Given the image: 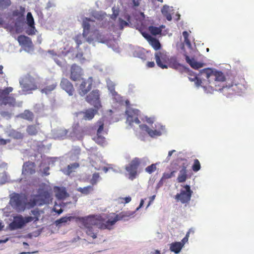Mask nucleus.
Segmentation results:
<instances>
[{"label":"nucleus","instance_id":"nucleus-14","mask_svg":"<svg viewBox=\"0 0 254 254\" xmlns=\"http://www.w3.org/2000/svg\"><path fill=\"white\" fill-rule=\"evenodd\" d=\"M90 22H93V21L89 18H85L82 22V27L83 28L82 35L86 38L87 42L89 43H91L93 41V38L92 37H88L90 29Z\"/></svg>","mask_w":254,"mask_h":254},{"label":"nucleus","instance_id":"nucleus-13","mask_svg":"<svg viewBox=\"0 0 254 254\" xmlns=\"http://www.w3.org/2000/svg\"><path fill=\"white\" fill-rule=\"evenodd\" d=\"M139 111L137 110H129L127 111V121L130 126H132L133 123L139 124L140 121L138 118V113Z\"/></svg>","mask_w":254,"mask_h":254},{"label":"nucleus","instance_id":"nucleus-64","mask_svg":"<svg viewBox=\"0 0 254 254\" xmlns=\"http://www.w3.org/2000/svg\"><path fill=\"white\" fill-rule=\"evenodd\" d=\"M176 151L175 150H172L168 152V156L169 157H171L173 154V153L175 152Z\"/></svg>","mask_w":254,"mask_h":254},{"label":"nucleus","instance_id":"nucleus-59","mask_svg":"<svg viewBox=\"0 0 254 254\" xmlns=\"http://www.w3.org/2000/svg\"><path fill=\"white\" fill-rule=\"evenodd\" d=\"M147 65L148 67H153L155 66V63L154 62H148L147 63Z\"/></svg>","mask_w":254,"mask_h":254},{"label":"nucleus","instance_id":"nucleus-25","mask_svg":"<svg viewBox=\"0 0 254 254\" xmlns=\"http://www.w3.org/2000/svg\"><path fill=\"white\" fill-rule=\"evenodd\" d=\"M98 110L96 108L95 109L90 108L86 110L84 112H81L80 113L83 115V119L85 120H92L95 114L97 113Z\"/></svg>","mask_w":254,"mask_h":254},{"label":"nucleus","instance_id":"nucleus-2","mask_svg":"<svg viewBox=\"0 0 254 254\" xmlns=\"http://www.w3.org/2000/svg\"><path fill=\"white\" fill-rule=\"evenodd\" d=\"M12 91L13 88L11 87H7L1 90L0 94V100L2 104L11 106L15 105V99L12 95H9V93Z\"/></svg>","mask_w":254,"mask_h":254},{"label":"nucleus","instance_id":"nucleus-46","mask_svg":"<svg viewBox=\"0 0 254 254\" xmlns=\"http://www.w3.org/2000/svg\"><path fill=\"white\" fill-rule=\"evenodd\" d=\"M156 170V164H152L145 168V171L149 174H151Z\"/></svg>","mask_w":254,"mask_h":254},{"label":"nucleus","instance_id":"nucleus-42","mask_svg":"<svg viewBox=\"0 0 254 254\" xmlns=\"http://www.w3.org/2000/svg\"><path fill=\"white\" fill-rule=\"evenodd\" d=\"M200 168L201 165L199 160L197 159H194L193 161V164L192 166V170L194 172H196L200 169Z\"/></svg>","mask_w":254,"mask_h":254},{"label":"nucleus","instance_id":"nucleus-12","mask_svg":"<svg viewBox=\"0 0 254 254\" xmlns=\"http://www.w3.org/2000/svg\"><path fill=\"white\" fill-rule=\"evenodd\" d=\"M225 76L222 71L213 69L211 75L212 81L210 83L211 84L210 86L211 88L215 87V89H217L216 87L217 86H219V85H217V83L218 82H223L225 80Z\"/></svg>","mask_w":254,"mask_h":254},{"label":"nucleus","instance_id":"nucleus-55","mask_svg":"<svg viewBox=\"0 0 254 254\" xmlns=\"http://www.w3.org/2000/svg\"><path fill=\"white\" fill-rule=\"evenodd\" d=\"M10 140L9 139H4L3 138H0V144L1 145H5L7 143H9Z\"/></svg>","mask_w":254,"mask_h":254},{"label":"nucleus","instance_id":"nucleus-28","mask_svg":"<svg viewBox=\"0 0 254 254\" xmlns=\"http://www.w3.org/2000/svg\"><path fill=\"white\" fill-rule=\"evenodd\" d=\"M183 247V244H181V242H176L170 244V250L175 254H178L180 252Z\"/></svg>","mask_w":254,"mask_h":254},{"label":"nucleus","instance_id":"nucleus-9","mask_svg":"<svg viewBox=\"0 0 254 254\" xmlns=\"http://www.w3.org/2000/svg\"><path fill=\"white\" fill-rule=\"evenodd\" d=\"M50 200L51 196L49 191L42 190L39 191V194L36 196L33 201L34 204L41 206L49 203Z\"/></svg>","mask_w":254,"mask_h":254},{"label":"nucleus","instance_id":"nucleus-34","mask_svg":"<svg viewBox=\"0 0 254 254\" xmlns=\"http://www.w3.org/2000/svg\"><path fill=\"white\" fill-rule=\"evenodd\" d=\"M21 117L28 121H32L34 118V115L32 112L28 110H25L21 115Z\"/></svg>","mask_w":254,"mask_h":254},{"label":"nucleus","instance_id":"nucleus-60","mask_svg":"<svg viewBox=\"0 0 254 254\" xmlns=\"http://www.w3.org/2000/svg\"><path fill=\"white\" fill-rule=\"evenodd\" d=\"M183 35L184 39H187V38H189V34L187 31H184L183 32Z\"/></svg>","mask_w":254,"mask_h":254},{"label":"nucleus","instance_id":"nucleus-20","mask_svg":"<svg viewBox=\"0 0 254 254\" xmlns=\"http://www.w3.org/2000/svg\"><path fill=\"white\" fill-rule=\"evenodd\" d=\"M213 69L210 68H205L201 69L198 75L200 76L203 80H207L210 84L212 81L211 80V75L212 74Z\"/></svg>","mask_w":254,"mask_h":254},{"label":"nucleus","instance_id":"nucleus-24","mask_svg":"<svg viewBox=\"0 0 254 254\" xmlns=\"http://www.w3.org/2000/svg\"><path fill=\"white\" fill-rule=\"evenodd\" d=\"M55 195L58 199H64L68 196L65 188L56 187L55 188Z\"/></svg>","mask_w":254,"mask_h":254},{"label":"nucleus","instance_id":"nucleus-15","mask_svg":"<svg viewBox=\"0 0 254 254\" xmlns=\"http://www.w3.org/2000/svg\"><path fill=\"white\" fill-rule=\"evenodd\" d=\"M26 83L23 84L20 82L22 85V88L24 91H28L31 90H34L37 89V85L35 82L34 78L31 76H28L26 78Z\"/></svg>","mask_w":254,"mask_h":254},{"label":"nucleus","instance_id":"nucleus-21","mask_svg":"<svg viewBox=\"0 0 254 254\" xmlns=\"http://www.w3.org/2000/svg\"><path fill=\"white\" fill-rule=\"evenodd\" d=\"M46 86L41 89L42 93L48 94L55 90L57 86V83L55 80H49L46 82Z\"/></svg>","mask_w":254,"mask_h":254},{"label":"nucleus","instance_id":"nucleus-22","mask_svg":"<svg viewBox=\"0 0 254 254\" xmlns=\"http://www.w3.org/2000/svg\"><path fill=\"white\" fill-rule=\"evenodd\" d=\"M184 56L187 63L193 69H198L203 66L204 64L203 63L197 62L194 58L190 59L187 54H185Z\"/></svg>","mask_w":254,"mask_h":254},{"label":"nucleus","instance_id":"nucleus-26","mask_svg":"<svg viewBox=\"0 0 254 254\" xmlns=\"http://www.w3.org/2000/svg\"><path fill=\"white\" fill-rule=\"evenodd\" d=\"M10 202L12 206L19 208L22 204L21 196L19 194H15L11 197Z\"/></svg>","mask_w":254,"mask_h":254},{"label":"nucleus","instance_id":"nucleus-40","mask_svg":"<svg viewBox=\"0 0 254 254\" xmlns=\"http://www.w3.org/2000/svg\"><path fill=\"white\" fill-rule=\"evenodd\" d=\"M83 36V35L78 34L76 35L73 38L74 40L76 43V48L78 49L79 48V46L82 43V39Z\"/></svg>","mask_w":254,"mask_h":254},{"label":"nucleus","instance_id":"nucleus-16","mask_svg":"<svg viewBox=\"0 0 254 254\" xmlns=\"http://www.w3.org/2000/svg\"><path fill=\"white\" fill-rule=\"evenodd\" d=\"M60 86L69 96H72L74 93L75 90L72 84L66 78H63L62 79Z\"/></svg>","mask_w":254,"mask_h":254},{"label":"nucleus","instance_id":"nucleus-38","mask_svg":"<svg viewBox=\"0 0 254 254\" xmlns=\"http://www.w3.org/2000/svg\"><path fill=\"white\" fill-rule=\"evenodd\" d=\"M79 165L78 163H74L68 165L67 167V174L69 175L74 170L78 168Z\"/></svg>","mask_w":254,"mask_h":254},{"label":"nucleus","instance_id":"nucleus-44","mask_svg":"<svg viewBox=\"0 0 254 254\" xmlns=\"http://www.w3.org/2000/svg\"><path fill=\"white\" fill-rule=\"evenodd\" d=\"M100 176L99 173H95L93 174L92 177L91 179L90 180V183L92 185V186L96 185L99 179Z\"/></svg>","mask_w":254,"mask_h":254},{"label":"nucleus","instance_id":"nucleus-54","mask_svg":"<svg viewBox=\"0 0 254 254\" xmlns=\"http://www.w3.org/2000/svg\"><path fill=\"white\" fill-rule=\"evenodd\" d=\"M76 57L79 58L81 62H82L85 60V59L83 58V53L82 52L77 53L76 55Z\"/></svg>","mask_w":254,"mask_h":254},{"label":"nucleus","instance_id":"nucleus-10","mask_svg":"<svg viewBox=\"0 0 254 254\" xmlns=\"http://www.w3.org/2000/svg\"><path fill=\"white\" fill-rule=\"evenodd\" d=\"M139 127L142 130H145L148 135L151 137H154L155 136H160L162 134V131L164 129V127L160 124L155 125V129H152L150 128L146 125H140Z\"/></svg>","mask_w":254,"mask_h":254},{"label":"nucleus","instance_id":"nucleus-7","mask_svg":"<svg viewBox=\"0 0 254 254\" xmlns=\"http://www.w3.org/2000/svg\"><path fill=\"white\" fill-rule=\"evenodd\" d=\"M93 83V79L92 77H89L87 79L82 78L77 89L79 94L82 96L86 95L91 89Z\"/></svg>","mask_w":254,"mask_h":254},{"label":"nucleus","instance_id":"nucleus-11","mask_svg":"<svg viewBox=\"0 0 254 254\" xmlns=\"http://www.w3.org/2000/svg\"><path fill=\"white\" fill-rule=\"evenodd\" d=\"M244 88V86L243 84L240 83L236 81V79L228 86H226V87L223 86L222 88L215 89L216 90H224V89H226L228 91L231 93H240L242 92L243 89Z\"/></svg>","mask_w":254,"mask_h":254},{"label":"nucleus","instance_id":"nucleus-18","mask_svg":"<svg viewBox=\"0 0 254 254\" xmlns=\"http://www.w3.org/2000/svg\"><path fill=\"white\" fill-rule=\"evenodd\" d=\"M35 173V164L32 162L24 163L22 168V174L24 175H32Z\"/></svg>","mask_w":254,"mask_h":254},{"label":"nucleus","instance_id":"nucleus-4","mask_svg":"<svg viewBox=\"0 0 254 254\" xmlns=\"http://www.w3.org/2000/svg\"><path fill=\"white\" fill-rule=\"evenodd\" d=\"M25 8L22 6L16 7L12 12V16L15 18V26L20 27L23 25L25 20Z\"/></svg>","mask_w":254,"mask_h":254},{"label":"nucleus","instance_id":"nucleus-1","mask_svg":"<svg viewBox=\"0 0 254 254\" xmlns=\"http://www.w3.org/2000/svg\"><path fill=\"white\" fill-rule=\"evenodd\" d=\"M134 213L135 211H123L118 214L113 213L112 216H109L104 214L78 217L77 219L86 229V234L93 239H95L97 237V233L94 232L93 226H96L100 229L110 230L118 221L128 220Z\"/></svg>","mask_w":254,"mask_h":254},{"label":"nucleus","instance_id":"nucleus-50","mask_svg":"<svg viewBox=\"0 0 254 254\" xmlns=\"http://www.w3.org/2000/svg\"><path fill=\"white\" fill-rule=\"evenodd\" d=\"M99 124V127L97 130V134L99 135L101 133L104 129V123L102 121H99L98 122Z\"/></svg>","mask_w":254,"mask_h":254},{"label":"nucleus","instance_id":"nucleus-58","mask_svg":"<svg viewBox=\"0 0 254 254\" xmlns=\"http://www.w3.org/2000/svg\"><path fill=\"white\" fill-rule=\"evenodd\" d=\"M184 42L188 46H189V47L191 46V43H190V41L189 40V38H187V39H184Z\"/></svg>","mask_w":254,"mask_h":254},{"label":"nucleus","instance_id":"nucleus-23","mask_svg":"<svg viewBox=\"0 0 254 254\" xmlns=\"http://www.w3.org/2000/svg\"><path fill=\"white\" fill-rule=\"evenodd\" d=\"M17 41L20 45L24 47L30 48L32 46L31 40L28 37L24 35H20L17 38Z\"/></svg>","mask_w":254,"mask_h":254},{"label":"nucleus","instance_id":"nucleus-49","mask_svg":"<svg viewBox=\"0 0 254 254\" xmlns=\"http://www.w3.org/2000/svg\"><path fill=\"white\" fill-rule=\"evenodd\" d=\"M96 39L98 42L101 43H104L106 41L105 37L98 32L96 34Z\"/></svg>","mask_w":254,"mask_h":254},{"label":"nucleus","instance_id":"nucleus-45","mask_svg":"<svg viewBox=\"0 0 254 254\" xmlns=\"http://www.w3.org/2000/svg\"><path fill=\"white\" fill-rule=\"evenodd\" d=\"M29 28L26 29V33L29 35H35L36 32V30L35 25L29 26Z\"/></svg>","mask_w":254,"mask_h":254},{"label":"nucleus","instance_id":"nucleus-53","mask_svg":"<svg viewBox=\"0 0 254 254\" xmlns=\"http://www.w3.org/2000/svg\"><path fill=\"white\" fill-rule=\"evenodd\" d=\"M187 167H188V164H187V162L183 163L182 165L181 170L180 171H183L185 173H188L187 169Z\"/></svg>","mask_w":254,"mask_h":254},{"label":"nucleus","instance_id":"nucleus-5","mask_svg":"<svg viewBox=\"0 0 254 254\" xmlns=\"http://www.w3.org/2000/svg\"><path fill=\"white\" fill-rule=\"evenodd\" d=\"M100 97V91L95 89L86 96V101L91 105L93 106L95 108L99 109L101 107Z\"/></svg>","mask_w":254,"mask_h":254},{"label":"nucleus","instance_id":"nucleus-39","mask_svg":"<svg viewBox=\"0 0 254 254\" xmlns=\"http://www.w3.org/2000/svg\"><path fill=\"white\" fill-rule=\"evenodd\" d=\"M148 29L153 35H157L161 33L162 29L160 27H157L153 26L149 27Z\"/></svg>","mask_w":254,"mask_h":254},{"label":"nucleus","instance_id":"nucleus-48","mask_svg":"<svg viewBox=\"0 0 254 254\" xmlns=\"http://www.w3.org/2000/svg\"><path fill=\"white\" fill-rule=\"evenodd\" d=\"M12 136H13V138L16 139H22L24 136L23 134L22 133L15 131H13L12 133Z\"/></svg>","mask_w":254,"mask_h":254},{"label":"nucleus","instance_id":"nucleus-31","mask_svg":"<svg viewBox=\"0 0 254 254\" xmlns=\"http://www.w3.org/2000/svg\"><path fill=\"white\" fill-rule=\"evenodd\" d=\"M94 190L93 187L92 186H88L84 188H78L77 190L84 195H88L92 192Z\"/></svg>","mask_w":254,"mask_h":254},{"label":"nucleus","instance_id":"nucleus-17","mask_svg":"<svg viewBox=\"0 0 254 254\" xmlns=\"http://www.w3.org/2000/svg\"><path fill=\"white\" fill-rule=\"evenodd\" d=\"M82 75V68L76 64H73L70 68V78L73 81L78 80Z\"/></svg>","mask_w":254,"mask_h":254},{"label":"nucleus","instance_id":"nucleus-36","mask_svg":"<svg viewBox=\"0 0 254 254\" xmlns=\"http://www.w3.org/2000/svg\"><path fill=\"white\" fill-rule=\"evenodd\" d=\"M188 178L187 173L183 171H180L177 180L178 183H184L186 182Z\"/></svg>","mask_w":254,"mask_h":254},{"label":"nucleus","instance_id":"nucleus-19","mask_svg":"<svg viewBox=\"0 0 254 254\" xmlns=\"http://www.w3.org/2000/svg\"><path fill=\"white\" fill-rule=\"evenodd\" d=\"M24 225V220L21 215L14 217L13 221L9 224V227L11 230H15L21 228Z\"/></svg>","mask_w":254,"mask_h":254},{"label":"nucleus","instance_id":"nucleus-61","mask_svg":"<svg viewBox=\"0 0 254 254\" xmlns=\"http://www.w3.org/2000/svg\"><path fill=\"white\" fill-rule=\"evenodd\" d=\"M124 199L125 200L126 203L129 202L131 200V197L129 196L126 197L124 198Z\"/></svg>","mask_w":254,"mask_h":254},{"label":"nucleus","instance_id":"nucleus-37","mask_svg":"<svg viewBox=\"0 0 254 254\" xmlns=\"http://www.w3.org/2000/svg\"><path fill=\"white\" fill-rule=\"evenodd\" d=\"M11 4L10 0H0V10L7 8Z\"/></svg>","mask_w":254,"mask_h":254},{"label":"nucleus","instance_id":"nucleus-62","mask_svg":"<svg viewBox=\"0 0 254 254\" xmlns=\"http://www.w3.org/2000/svg\"><path fill=\"white\" fill-rule=\"evenodd\" d=\"M132 2L134 6H138L139 4L138 0H132Z\"/></svg>","mask_w":254,"mask_h":254},{"label":"nucleus","instance_id":"nucleus-51","mask_svg":"<svg viewBox=\"0 0 254 254\" xmlns=\"http://www.w3.org/2000/svg\"><path fill=\"white\" fill-rule=\"evenodd\" d=\"M190 230L187 233L186 236L183 239L182 242H180L181 244H183V246H184L186 243L188 242L190 236Z\"/></svg>","mask_w":254,"mask_h":254},{"label":"nucleus","instance_id":"nucleus-35","mask_svg":"<svg viewBox=\"0 0 254 254\" xmlns=\"http://www.w3.org/2000/svg\"><path fill=\"white\" fill-rule=\"evenodd\" d=\"M93 140L98 144L100 145H104V144L106 142V139L105 138L101 135V134L99 135H96V136H95L93 138Z\"/></svg>","mask_w":254,"mask_h":254},{"label":"nucleus","instance_id":"nucleus-57","mask_svg":"<svg viewBox=\"0 0 254 254\" xmlns=\"http://www.w3.org/2000/svg\"><path fill=\"white\" fill-rule=\"evenodd\" d=\"M184 42L188 46H189V47L191 46V43H190V41L189 40V38H187V39H184Z\"/></svg>","mask_w":254,"mask_h":254},{"label":"nucleus","instance_id":"nucleus-3","mask_svg":"<svg viewBox=\"0 0 254 254\" xmlns=\"http://www.w3.org/2000/svg\"><path fill=\"white\" fill-rule=\"evenodd\" d=\"M180 193L175 196V198L177 201H180L182 203H188L190 200L193 193L189 185H186L183 187Z\"/></svg>","mask_w":254,"mask_h":254},{"label":"nucleus","instance_id":"nucleus-30","mask_svg":"<svg viewBox=\"0 0 254 254\" xmlns=\"http://www.w3.org/2000/svg\"><path fill=\"white\" fill-rule=\"evenodd\" d=\"M74 219L73 216L63 217L55 221L57 226H60L62 224H66L69 223L72 220Z\"/></svg>","mask_w":254,"mask_h":254},{"label":"nucleus","instance_id":"nucleus-63","mask_svg":"<svg viewBox=\"0 0 254 254\" xmlns=\"http://www.w3.org/2000/svg\"><path fill=\"white\" fill-rule=\"evenodd\" d=\"M173 66L175 68L177 69L181 66H182V65L180 64H173Z\"/></svg>","mask_w":254,"mask_h":254},{"label":"nucleus","instance_id":"nucleus-27","mask_svg":"<svg viewBox=\"0 0 254 254\" xmlns=\"http://www.w3.org/2000/svg\"><path fill=\"white\" fill-rule=\"evenodd\" d=\"M39 130L40 128L38 125H29L26 128V132L30 136L36 135Z\"/></svg>","mask_w":254,"mask_h":254},{"label":"nucleus","instance_id":"nucleus-33","mask_svg":"<svg viewBox=\"0 0 254 254\" xmlns=\"http://www.w3.org/2000/svg\"><path fill=\"white\" fill-rule=\"evenodd\" d=\"M162 14L168 21L172 20V15L169 12V7L167 5H164L161 9Z\"/></svg>","mask_w":254,"mask_h":254},{"label":"nucleus","instance_id":"nucleus-52","mask_svg":"<svg viewBox=\"0 0 254 254\" xmlns=\"http://www.w3.org/2000/svg\"><path fill=\"white\" fill-rule=\"evenodd\" d=\"M23 219L24 220V225H25L26 223L33 221L34 220V218L32 216H27V217H25Z\"/></svg>","mask_w":254,"mask_h":254},{"label":"nucleus","instance_id":"nucleus-47","mask_svg":"<svg viewBox=\"0 0 254 254\" xmlns=\"http://www.w3.org/2000/svg\"><path fill=\"white\" fill-rule=\"evenodd\" d=\"M119 21L120 29L121 30H123V28H124V27L127 26L129 25V24L127 22L123 20L121 18H119Z\"/></svg>","mask_w":254,"mask_h":254},{"label":"nucleus","instance_id":"nucleus-32","mask_svg":"<svg viewBox=\"0 0 254 254\" xmlns=\"http://www.w3.org/2000/svg\"><path fill=\"white\" fill-rule=\"evenodd\" d=\"M175 173H176L175 171H173L171 172L170 173H166V172L164 173L163 174L162 177L160 181H159V184L162 185L163 183L164 180L169 179L172 177H175Z\"/></svg>","mask_w":254,"mask_h":254},{"label":"nucleus","instance_id":"nucleus-41","mask_svg":"<svg viewBox=\"0 0 254 254\" xmlns=\"http://www.w3.org/2000/svg\"><path fill=\"white\" fill-rule=\"evenodd\" d=\"M189 78L190 81H194L195 84L197 86H200L202 83V80L198 78L196 75H190V77Z\"/></svg>","mask_w":254,"mask_h":254},{"label":"nucleus","instance_id":"nucleus-29","mask_svg":"<svg viewBox=\"0 0 254 254\" xmlns=\"http://www.w3.org/2000/svg\"><path fill=\"white\" fill-rule=\"evenodd\" d=\"M149 42L154 50H158L160 49L161 44L157 39L149 36Z\"/></svg>","mask_w":254,"mask_h":254},{"label":"nucleus","instance_id":"nucleus-6","mask_svg":"<svg viewBox=\"0 0 254 254\" xmlns=\"http://www.w3.org/2000/svg\"><path fill=\"white\" fill-rule=\"evenodd\" d=\"M140 163V159L137 157H135L126 167V170L128 173V178L129 179L133 180L136 177L137 175V168Z\"/></svg>","mask_w":254,"mask_h":254},{"label":"nucleus","instance_id":"nucleus-43","mask_svg":"<svg viewBox=\"0 0 254 254\" xmlns=\"http://www.w3.org/2000/svg\"><path fill=\"white\" fill-rule=\"evenodd\" d=\"M27 24L28 26L35 25L34 20L31 12L27 13L26 16Z\"/></svg>","mask_w":254,"mask_h":254},{"label":"nucleus","instance_id":"nucleus-8","mask_svg":"<svg viewBox=\"0 0 254 254\" xmlns=\"http://www.w3.org/2000/svg\"><path fill=\"white\" fill-rule=\"evenodd\" d=\"M155 59L157 65L161 68H168V62L169 57L167 53L164 51H157L155 53Z\"/></svg>","mask_w":254,"mask_h":254},{"label":"nucleus","instance_id":"nucleus-56","mask_svg":"<svg viewBox=\"0 0 254 254\" xmlns=\"http://www.w3.org/2000/svg\"><path fill=\"white\" fill-rule=\"evenodd\" d=\"M145 121L149 124H152L154 123V118L145 117Z\"/></svg>","mask_w":254,"mask_h":254}]
</instances>
